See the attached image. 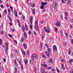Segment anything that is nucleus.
<instances>
[{"label": "nucleus", "mask_w": 73, "mask_h": 73, "mask_svg": "<svg viewBox=\"0 0 73 73\" xmlns=\"http://www.w3.org/2000/svg\"><path fill=\"white\" fill-rule=\"evenodd\" d=\"M15 52H16V53H17V55H18V51H17V50L15 49Z\"/></svg>", "instance_id": "nucleus-56"}, {"label": "nucleus", "mask_w": 73, "mask_h": 73, "mask_svg": "<svg viewBox=\"0 0 73 73\" xmlns=\"http://www.w3.org/2000/svg\"><path fill=\"white\" fill-rule=\"evenodd\" d=\"M1 35H4V31L3 30L1 31Z\"/></svg>", "instance_id": "nucleus-46"}, {"label": "nucleus", "mask_w": 73, "mask_h": 73, "mask_svg": "<svg viewBox=\"0 0 73 73\" xmlns=\"http://www.w3.org/2000/svg\"><path fill=\"white\" fill-rule=\"evenodd\" d=\"M31 33H32V32L31 31V30H29V32H28L29 35H31Z\"/></svg>", "instance_id": "nucleus-35"}, {"label": "nucleus", "mask_w": 73, "mask_h": 73, "mask_svg": "<svg viewBox=\"0 0 73 73\" xmlns=\"http://www.w3.org/2000/svg\"><path fill=\"white\" fill-rule=\"evenodd\" d=\"M60 68L62 70H65V68H64V64H62V65L60 66Z\"/></svg>", "instance_id": "nucleus-8"}, {"label": "nucleus", "mask_w": 73, "mask_h": 73, "mask_svg": "<svg viewBox=\"0 0 73 73\" xmlns=\"http://www.w3.org/2000/svg\"><path fill=\"white\" fill-rule=\"evenodd\" d=\"M14 42H16V44H17V41L16 40H14Z\"/></svg>", "instance_id": "nucleus-58"}, {"label": "nucleus", "mask_w": 73, "mask_h": 73, "mask_svg": "<svg viewBox=\"0 0 73 73\" xmlns=\"http://www.w3.org/2000/svg\"><path fill=\"white\" fill-rule=\"evenodd\" d=\"M21 51L22 54H23L24 56H26V54H25V52L24 51V50H22Z\"/></svg>", "instance_id": "nucleus-27"}, {"label": "nucleus", "mask_w": 73, "mask_h": 73, "mask_svg": "<svg viewBox=\"0 0 73 73\" xmlns=\"http://www.w3.org/2000/svg\"><path fill=\"white\" fill-rule=\"evenodd\" d=\"M17 21H18V25L19 27H21V26H20V21H19V19H17Z\"/></svg>", "instance_id": "nucleus-24"}, {"label": "nucleus", "mask_w": 73, "mask_h": 73, "mask_svg": "<svg viewBox=\"0 0 73 73\" xmlns=\"http://www.w3.org/2000/svg\"><path fill=\"white\" fill-rule=\"evenodd\" d=\"M9 37H10L11 38H12V35L10 34H9Z\"/></svg>", "instance_id": "nucleus-54"}, {"label": "nucleus", "mask_w": 73, "mask_h": 73, "mask_svg": "<svg viewBox=\"0 0 73 73\" xmlns=\"http://www.w3.org/2000/svg\"><path fill=\"white\" fill-rule=\"evenodd\" d=\"M71 54V52H70V50H69L68 51V54L70 55Z\"/></svg>", "instance_id": "nucleus-52"}, {"label": "nucleus", "mask_w": 73, "mask_h": 73, "mask_svg": "<svg viewBox=\"0 0 73 73\" xmlns=\"http://www.w3.org/2000/svg\"><path fill=\"white\" fill-rule=\"evenodd\" d=\"M4 12L5 15H7V10H5L4 11Z\"/></svg>", "instance_id": "nucleus-36"}, {"label": "nucleus", "mask_w": 73, "mask_h": 73, "mask_svg": "<svg viewBox=\"0 0 73 73\" xmlns=\"http://www.w3.org/2000/svg\"><path fill=\"white\" fill-rule=\"evenodd\" d=\"M64 33L66 37V38H68L69 37V34H68L66 32H65Z\"/></svg>", "instance_id": "nucleus-18"}, {"label": "nucleus", "mask_w": 73, "mask_h": 73, "mask_svg": "<svg viewBox=\"0 0 73 73\" xmlns=\"http://www.w3.org/2000/svg\"><path fill=\"white\" fill-rule=\"evenodd\" d=\"M8 43H7L6 45V49H5V52L7 53H8L9 52L8 51Z\"/></svg>", "instance_id": "nucleus-2"}, {"label": "nucleus", "mask_w": 73, "mask_h": 73, "mask_svg": "<svg viewBox=\"0 0 73 73\" xmlns=\"http://www.w3.org/2000/svg\"><path fill=\"white\" fill-rule=\"evenodd\" d=\"M21 70H23V68H24V67L23 66V64L21 65Z\"/></svg>", "instance_id": "nucleus-47"}, {"label": "nucleus", "mask_w": 73, "mask_h": 73, "mask_svg": "<svg viewBox=\"0 0 73 73\" xmlns=\"http://www.w3.org/2000/svg\"><path fill=\"white\" fill-rule=\"evenodd\" d=\"M40 45L41 46V48H42V46H43V45H42V43H41V42H40Z\"/></svg>", "instance_id": "nucleus-42"}, {"label": "nucleus", "mask_w": 73, "mask_h": 73, "mask_svg": "<svg viewBox=\"0 0 73 73\" xmlns=\"http://www.w3.org/2000/svg\"><path fill=\"white\" fill-rule=\"evenodd\" d=\"M70 22H71V23H73V19H72L71 20Z\"/></svg>", "instance_id": "nucleus-64"}, {"label": "nucleus", "mask_w": 73, "mask_h": 73, "mask_svg": "<svg viewBox=\"0 0 73 73\" xmlns=\"http://www.w3.org/2000/svg\"><path fill=\"white\" fill-rule=\"evenodd\" d=\"M53 50L54 52H56L57 50V46L56 45H54L53 46Z\"/></svg>", "instance_id": "nucleus-6"}, {"label": "nucleus", "mask_w": 73, "mask_h": 73, "mask_svg": "<svg viewBox=\"0 0 73 73\" xmlns=\"http://www.w3.org/2000/svg\"><path fill=\"white\" fill-rule=\"evenodd\" d=\"M71 44H73V39H71Z\"/></svg>", "instance_id": "nucleus-49"}, {"label": "nucleus", "mask_w": 73, "mask_h": 73, "mask_svg": "<svg viewBox=\"0 0 73 73\" xmlns=\"http://www.w3.org/2000/svg\"><path fill=\"white\" fill-rule=\"evenodd\" d=\"M8 12L9 13V15H11V10H10V9H9Z\"/></svg>", "instance_id": "nucleus-53"}, {"label": "nucleus", "mask_w": 73, "mask_h": 73, "mask_svg": "<svg viewBox=\"0 0 73 73\" xmlns=\"http://www.w3.org/2000/svg\"><path fill=\"white\" fill-rule=\"evenodd\" d=\"M24 38L23 37H22L20 39V41H21V42H24Z\"/></svg>", "instance_id": "nucleus-26"}, {"label": "nucleus", "mask_w": 73, "mask_h": 73, "mask_svg": "<svg viewBox=\"0 0 73 73\" xmlns=\"http://www.w3.org/2000/svg\"><path fill=\"white\" fill-rule=\"evenodd\" d=\"M24 62L25 63V64H27L28 62V60L27 59H26V60L24 59Z\"/></svg>", "instance_id": "nucleus-20"}, {"label": "nucleus", "mask_w": 73, "mask_h": 73, "mask_svg": "<svg viewBox=\"0 0 73 73\" xmlns=\"http://www.w3.org/2000/svg\"><path fill=\"white\" fill-rule=\"evenodd\" d=\"M33 54H32V55H31V60H33L34 61V60H35V58L34 57V56H33Z\"/></svg>", "instance_id": "nucleus-12"}, {"label": "nucleus", "mask_w": 73, "mask_h": 73, "mask_svg": "<svg viewBox=\"0 0 73 73\" xmlns=\"http://www.w3.org/2000/svg\"><path fill=\"white\" fill-rule=\"evenodd\" d=\"M73 59H71L70 60V61L69 60L68 61V62H69V63L72 64V62H73Z\"/></svg>", "instance_id": "nucleus-30"}, {"label": "nucleus", "mask_w": 73, "mask_h": 73, "mask_svg": "<svg viewBox=\"0 0 73 73\" xmlns=\"http://www.w3.org/2000/svg\"><path fill=\"white\" fill-rule=\"evenodd\" d=\"M40 72L41 73H44L45 72V69L43 67H41L40 68Z\"/></svg>", "instance_id": "nucleus-4"}, {"label": "nucleus", "mask_w": 73, "mask_h": 73, "mask_svg": "<svg viewBox=\"0 0 73 73\" xmlns=\"http://www.w3.org/2000/svg\"><path fill=\"white\" fill-rule=\"evenodd\" d=\"M41 38L42 39V40H43L44 39V36L43 35H42L41 36Z\"/></svg>", "instance_id": "nucleus-43"}, {"label": "nucleus", "mask_w": 73, "mask_h": 73, "mask_svg": "<svg viewBox=\"0 0 73 73\" xmlns=\"http://www.w3.org/2000/svg\"><path fill=\"white\" fill-rule=\"evenodd\" d=\"M14 63L15 64H16L17 63V62L16 61V59L14 60Z\"/></svg>", "instance_id": "nucleus-48"}, {"label": "nucleus", "mask_w": 73, "mask_h": 73, "mask_svg": "<svg viewBox=\"0 0 73 73\" xmlns=\"http://www.w3.org/2000/svg\"><path fill=\"white\" fill-rule=\"evenodd\" d=\"M48 64H53V62L52 60V58H51L48 59Z\"/></svg>", "instance_id": "nucleus-5"}, {"label": "nucleus", "mask_w": 73, "mask_h": 73, "mask_svg": "<svg viewBox=\"0 0 73 73\" xmlns=\"http://www.w3.org/2000/svg\"><path fill=\"white\" fill-rule=\"evenodd\" d=\"M9 19V20L11 21V22H12V21L11 20V17H10V15H9V14H8L7 15Z\"/></svg>", "instance_id": "nucleus-17"}, {"label": "nucleus", "mask_w": 73, "mask_h": 73, "mask_svg": "<svg viewBox=\"0 0 73 73\" xmlns=\"http://www.w3.org/2000/svg\"><path fill=\"white\" fill-rule=\"evenodd\" d=\"M3 44V42H2V39L0 38V44L2 45Z\"/></svg>", "instance_id": "nucleus-29"}, {"label": "nucleus", "mask_w": 73, "mask_h": 73, "mask_svg": "<svg viewBox=\"0 0 73 73\" xmlns=\"http://www.w3.org/2000/svg\"><path fill=\"white\" fill-rule=\"evenodd\" d=\"M54 30L55 31V32H57V27H54Z\"/></svg>", "instance_id": "nucleus-40"}, {"label": "nucleus", "mask_w": 73, "mask_h": 73, "mask_svg": "<svg viewBox=\"0 0 73 73\" xmlns=\"http://www.w3.org/2000/svg\"><path fill=\"white\" fill-rule=\"evenodd\" d=\"M65 14L66 16H68V13L67 12H65Z\"/></svg>", "instance_id": "nucleus-50"}, {"label": "nucleus", "mask_w": 73, "mask_h": 73, "mask_svg": "<svg viewBox=\"0 0 73 73\" xmlns=\"http://www.w3.org/2000/svg\"><path fill=\"white\" fill-rule=\"evenodd\" d=\"M14 13L15 16L17 17V12L16 10H15L14 11Z\"/></svg>", "instance_id": "nucleus-19"}, {"label": "nucleus", "mask_w": 73, "mask_h": 73, "mask_svg": "<svg viewBox=\"0 0 73 73\" xmlns=\"http://www.w3.org/2000/svg\"><path fill=\"white\" fill-rule=\"evenodd\" d=\"M30 28H31V29H33V26H32V24L30 25Z\"/></svg>", "instance_id": "nucleus-57"}, {"label": "nucleus", "mask_w": 73, "mask_h": 73, "mask_svg": "<svg viewBox=\"0 0 73 73\" xmlns=\"http://www.w3.org/2000/svg\"><path fill=\"white\" fill-rule=\"evenodd\" d=\"M33 17L32 16H30L29 18V20L30 23L31 24H33Z\"/></svg>", "instance_id": "nucleus-3"}, {"label": "nucleus", "mask_w": 73, "mask_h": 73, "mask_svg": "<svg viewBox=\"0 0 73 73\" xmlns=\"http://www.w3.org/2000/svg\"><path fill=\"white\" fill-rule=\"evenodd\" d=\"M54 4L55 5L54 9H57V7H56V6L57 5V3L56 1H55L54 2Z\"/></svg>", "instance_id": "nucleus-15"}, {"label": "nucleus", "mask_w": 73, "mask_h": 73, "mask_svg": "<svg viewBox=\"0 0 73 73\" xmlns=\"http://www.w3.org/2000/svg\"><path fill=\"white\" fill-rule=\"evenodd\" d=\"M35 27L38 30V31L39 30V29L38 28V25H35Z\"/></svg>", "instance_id": "nucleus-33"}, {"label": "nucleus", "mask_w": 73, "mask_h": 73, "mask_svg": "<svg viewBox=\"0 0 73 73\" xmlns=\"http://www.w3.org/2000/svg\"><path fill=\"white\" fill-rule=\"evenodd\" d=\"M48 70L51 69H52V67L50 66H49L48 68Z\"/></svg>", "instance_id": "nucleus-51"}, {"label": "nucleus", "mask_w": 73, "mask_h": 73, "mask_svg": "<svg viewBox=\"0 0 73 73\" xmlns=\"http://www.w3.org/2000/svg\"><path fill=\"white\" fill-rule=\"evenodd\" d=\"M41 4L42 5L44 6V5H46V4H47V2H46L44 3V2H42L41 3Z\"/></svg>", "instance_id": "nucleus-16"}, {"label": "nucleus", "mask_w": 73, "mask_h": 73, "mask_svg": "<svg viewBox=\"0 0 73 73\" xmlns=\"http://www.w3.org/2000/svg\"><path fill=\"white\" fill-rule=\"evenodd\" d=\"M31 11H32L33 13V15H35V9H31Z\"/></svg>", "instance_id": "nucleus-23"}, {"label": "nucleus", "mask_w": 73, "mask_h": 73, "mask_svg": "<svg viewBox=\"0 0 73 73\" xmlns=\"http://www.w3.org/2000/svg\"><path fill=\"white\" fill-rule=\"evenodd\" d=\"M11 58H13L14 57H15V56H14V54H11Z\"/></svg>", "instance_id": "nucleus-34"}, {"label": "nucleus", "mask_w": 73, "mask_h": 73, "mask_svg": "<svg viewBox=\"0 0 73 73\" xmlns=\"http://www.w3.org/2000/svg\"><path fill=\"white\" fill-rule=\"evenodd\" d=\"M17 68H15L14 69V73H16V72H17Z\"/></svg>", "instance_id": "nucleus-28"}, {"label": "nucleus", "mask_w": 73, "mask_h": 73, "mask_svg": "<svg viewBox=\"0 0 73 73\" xmlns=\"http://www.w3.org/2000/svg\"><path fill=\"white\" fill-rule=\"evenodd\" d=\"M46 54L48 56V57H50V52H48V51H46L45 52Z\"/></svg>", "instance_id": "nucleus-14"}, {"label": "nucleus", "mask_w": 73, "mask_h": 73, "mask_svg": "<svg viewBox=\"0 0 73 73\" xmlns=\"http://www.w3.org/2000/svg\"><path fill=\"white\" fill-rule=\"evenodd\" d=\"M66 70H68V66H66Z\"/></svg>", "instance_id": "nucleus-59"}, {"label": "nucleus", "mask_w": 73, "mask_h": 73, "mask_svg": "<svg viewBox=\"0 0 73 73\" xmlns=\"http://www.w3.org/2000/svg\"><path fill=\"white\" fill-rule=\"evenodd\" d=\"M48 52L50 53V52H51V49L50 48H48Z\"/></svg>", "instance_id": "nucleus-31"}, {"label": "nucleus", "mask_w": 73, "mask_h": 73, "mask_svg": "<svg viewBox=\"0 0 73 73\" xmlns=\"http://www.w3.org/2000/svg\"><path fill=\"white\" fill-rule=\"evenodd\" d=\"M44 30H45V31L46 33H49L50 32V28H48L47 30L46 29V27H44Z\"/></svg>", "instance_id": "nucleus-1"}, {"label": "nucleus", "mask_w": 73, "mask_h": 73, "mask_svg": "<svg viewBox=\"0 0 73 73\" xmlns=\"http://www.w3.org/2000/svg\"><path fill=\"white\" fill-rule=\"evenodd\" d=\"M34 55V57L35 59H37V58H38V55L36 54V53L34 52V53L33 54Z\"/></svg>", "instance_id": "nucleus-9"}, {"label": "nucleus", "mask_w": 73, "mask_h": 73, "mask_svg": "<svg viewBox=\"0 0 73 73\" xmlns=\"http://www.w3.org/2000/svg\"><path fill=\"white\" fill-rule=\"evenodd\" d=\"M35 25H38V23L37 21H35Z\"/></svg>", "instance_id": "nucleus-60"}, {"label": "nucleus", "mask_w": 73, "mask_h": 73, "mask_svg": "<svg viewBox=\"0 0 73 73\" xmlns=\"http://www.w3.org/2000/svg\"><path fill=\"white\" fill-rule=\"evenodd\" d=\"M29 61L30 63L31 64V65H33V61H34V60L30 59L29 60Z\"/></svg>", "instance_id": "nucleus-13"}, {"label": "nucleus", "mask_w": 73, "mask_h": 73, "mask_svg": "<svg viewBox=\"0 0 73 73\" xmlns=\"http://www.w3.org/2000/svg\"><path fill=\"white\" fill-rule=\"evenodd\" d=\"M30 53V52H29V51L28 50L27 51V54H28V56H29V54Z\"/></svg>", "instance_id": "nucleus-45"}, {"label": "nucleus", "mask_w": 73, "mask_h": 73, "mask_svg": "<svg viewBox=\"0 0 73 73\" xmlns=\"http://www.w3.org/2000/svg\"><path fill=\"white\" fill-rule=\"evenodd\" d=\"M42 56L43 58H45V55L42 54Z\"/></svg>", "instance_id": "nucleus-62"}, {"label": "nucleus", "mask_w": 73, "mask_h": 73, "mask_svg": "<svg viewBox=\"0 0 73 73\" xmlns=\"http://www.w3.org/2000/svg\"><path fill=\"white\" fill-rule=\"evenodd\" d=\"M56 71L58 73H60V70H59L57 68V67H56Z\"/></svg>", "instance_id": "nucleus-37"}, {"label": "nucleus", "mask_w": 73, "mask_h": 73, "mask_svg": "<svg viewBox=\"0 0 73 73\" xmlns=\"http://www.w3.org/2000/svg\"><path fill=\"white\" fill-rule=\"evenodd\" d=\"M22 17L23 20H25V16L24 15H23Z\"/></svg>", "instance_id": "nucleus-41"}, {"label": "nucleus", "mask_w": 73, "mask_h": 73, "mask_svg": "<svg viewBox=\"0 0 73 73\" xmlns=\"http://www.w3.org/2000/svg\"><path fill=\"white\" fill-rule=\"evenodd\" d=\"M22 31L23 32H25V27H24V26H23L22 27Z\"/></svg>", "instance_id": "nucleus-25"}, {"label": "nucleus", "mask_w": 73, "mask_h": 73, "mask_svg": "<svg viewBox=\"0 0 73 73\" xmlns=\"http://www.w3.org/2000/svg\"><path fill=\"white\" fill-rule=\"evenodd\" d=\"M44 7H45V6H44L42 5L40 6V8L41 9H43Z\"/></svg>", "instance_id": "nucleus-38"}, {"label": "nucleus", "mask_w": 73, "mask_h": 73, "mask_svg": "<svg viewBox=\"0 0 73 73\" xmlns=\"http://www.w3.org/2000/svg\"><path fill=\"white\" fill-rule=\"evenodd\" d=\"M47 66V64H44V67H46Z\"/></svg>", "instance_id": "nucleus-63"}, {"label": "nucleus", "mask_w": 73, "mask_h": 73, "mask_svg": "<svg viewBox=\"0 0 73 73\" xmlns=\"http://www.w3.org/2000/svg\"><path fill=\"white\" fill-rule=\"evenodd\" d=\"M23 46L24 48V49H27V45L26 44L23 43Z\"/></svg>", "instance_id": "nucleus-11"}, {"label": "nucleus", "mask_w": 73, "mask_h": 73, "mask_svg": "<svg viewBox=\"0 0 73 73\" xmlns=\"http://www.w3.org/2000/svg\"><path fill=\"white\" fill-rule=\"evenodd\" d=\"M56 27H60V22L57 21L56 23Z\"/></svg>", "instance_id": "nucleus-7"}, {"label": "nucleus", "mask_w": 73, "mask_h": 73, "mask_svg": "<svg viewBox=\"0 0 73 73\" xmlns=\"http://www.w3.org/2000/svg\"><path fill=\"white\" fill-rule=\"evenodd\" d=\"M62 3H64V4H65L66 3V0H62Z\"/></svg>", "instance_id": "nucleus-39"}, {"label": "nucleus", "mask_w": 73, "mask_h": 73, "mask_svg": "<svg viewBox=\"0 0 73 73\" xmlns=\"http://www.w3.org/2000/svg\"><path fill=\"white\" fill-rule=\"evenodd\" d=\"M68 4H67V5L68 4H69L70 5H71V1H68Z\"/></svg>", "instance_id": "nucleus-32"}, {"label": "nucleus", "mask_w": 73, "mask_h": 73, "mask_svg": "<svg viewBox=\"0 0 73 73\" xmlns=\"http://www.w3.org/2000/svg\"><path fill=\"white\" fill-rule=\"evenodd\" d=\"M61 62H65V60H64V59H62L61 60Z\"/></svg>", "instance_id": "nucleus-44"}, {"label": "nucleus", "mask_w": 73, "mask_h": 73, "mask_svg": "<svg viewBox=\"0 0 73 73\" xmlns=\"http://www.w3.org/2000/svg\"><path fill=\"white\" fill-rule=\"evenodd\" d=\"M70 29H72V25H70Z\"/></svg>", "instance_id": "nucleus-61"}, {"label": "nucleus", "mask_w": 73, "mask_h": 73, "mask_svg": "<svg viewBox=\"0 0 73 73\" xmlns=\"http://www.w3.org/2000/svg\"><path fill=\"white\" fill-rule=\"evenodd\" d=\"M63 45L64 46H66V44L65 42H64L63 43Z\"/></svg>", "instance_id": "nucleus-55"}, {"label": "nucleus", "mask_w": 73, "mask_h": 73, "mask_svg": "<svg viewBox=\"0 0 73 73\" xmlns=\"http://www.w3.org/2000/svg\"><path fill=\"white\" fill-rule=\"evenodd\" d=\"M25 27L26 29V30L27 31H28V29H29V27L27 26V25L26 24V23H25Z\"/></svg>", "instance_id": "nucleus-10"}, {"label": "nucleus", "mask_w": 73, "mask_h": 73, "mask_svg": "<svg viewBox=\"0 0 73 73\" xmlns=\"http://www.w3.org/2000/svg\"><path fill=\"white\" fill-rule=\"evenodd\" d=\"M24 36L25 38H27V33H26V32H24Z\"/></svg>", "instance_id": "nucleus-22"}, {"label": "nucleus", "mask_w": 73, "mask_h": 73, "mask_svg": "<svg viewBox=\"0 0 73 73\" xmlns=\"http://www.w3.org/2000/svg\"><path fill=\"white\" fill-rule=\"evenodd\" d=\"M30 5H31V7H32V8H34V7H35V4H32L31 3Z\"/></svg>", "instance_id": "nucleus-21"}]
</instances>
